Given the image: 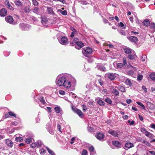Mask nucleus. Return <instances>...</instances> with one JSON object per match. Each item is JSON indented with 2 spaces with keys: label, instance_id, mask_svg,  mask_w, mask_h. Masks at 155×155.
<instances>
[{
  "label": "nucleus",
  "instance_id": "1",
  "mask_svg": "<svg viewBox=\"0 0 155 155\" xmlns=\"http://www.w3.org/2000/svg\"><path fill=\"white\" fill-rule=\"evenodd\" d=\"M66 78L65 77H62L60 78L57 81V84L59 86H63L66 88H70L71 86L70 82H67L68 85H66L67 82H66Z\"/></svg>",
  "mask_w": 155,
  "mask_h": 155
},
{
  "label": "nucleus",
  "instance_id": "2",
  "mask_svg": "<svg viewBox=\"0 0 155 155\" xmlns=\"http://www.w3.org/2000/svg\"><path fill=\"white\" fill-rule=\"evenodd\" d=\"M118 75V74L115 73L108 72L105 74V77L110 81H113Z\"/></svg>",
  "mask_w": 155,
  "mask_h": 155
},
{
  "label": "nucleus",
  "instance_id": "3",
  "mask_svg": "<svg viewBox=\"0 0 155 155\" xmlns=\"http://www.w3.org/2000/svg\"><path fill=\"white\" fill-rule=\"evenodd\" d=\"M92 52V49L88 47H85L82 49V52L83 54L86 57H88Z\"/></svg>",
  "mask_w": 155,
  "mask_h": 155
},
{
  "label": "nucleus",
  "instance_id": "4",
  "mask_svg": "<svg viewBox=\"0 0 155 155\" xmlns=\"http://www.w3.org/2000/svg\"><path fill=\"white\" fill-rule=\"evenodd\" d=\"M140 129L141 132L142 133L144 134L147 137H148L151 139H153L154 137V135L147 131V130L144 127H141Z\"/></svg>",
  "mask_w": 155,
  "mask_h": 155
},
{
  "label": "nucleus",
  "instance_id": "5",
  "mask_svg": "<svg viewBox=\"0 0 155 155\" xmlns=\"http://www.w3.org/2000/svg\"><path fill=\"white\" fill-rule=\"evenodd\" d=\"M126 58H123V63H118L117 64V68H120L122 67H126L127 65V62Z\"/></svg>",
  "mask_w": 155,
  "mask_h": 155
},
{
  "label": "nucleus",
  "instance_id": "6",
  "mask_svg": "<svg viewBox=\"0 0 155 155\" xmlns=\"http://www.w3.org/2000/svg\"><path fill=\"white\" fill-rule=\"evenodd\" d=\"M58 36V35H57V37L60 43L63 45H65L66 44H67L68 40L66 37L64 36L62 37L61 38V40H59Z\"/></svg>",
  "mask_w": 155,
  "mask_h": 155
},
{
  "label": "nucleus",
  "instance_id": "7",
  "mask_svg": "<svg viewBox=\"0 0 155 155\" xmlns=\"http://www.w3.org/2000/svg\"><path fill=\"white\" fill-rule=\"evenodd\" d=\"M108 133L114 137H118L120 131H119L110 130L108 131Z\"/></svg>",
  "mask_w": 155,
  "mask_h": 155
},
{
  "label": "nucleus",
  "instance_id": "8",
  "mask_svg": "<svg viewBox=\"0 0 155 155\" xmlns=\"http://www.w3.org/2000/svg\"><path fill=\"white\" fill-rule=\"evenodd\" d=\"M72 109L73 111L75 113H76L81 118L83 117V114L81 110L77 109L75 107H73L72 108Z\"/></svg>",
  "mask_w": 155,
  "mask_h": 155
},
{
  "label": "nucleus",
  "instance_id": "9",
  "mask_svg": "<svg viewBox=\"0 0 155 155\" xmlns=\"http://www.w3.org/2000/svg\"><path fill=\"white\" fill-rule=\"evenodd\" d=\"M20 28L23 30H28L30 27L28 25L25 24L23 23H21L19 25Z\"/></svg>",
  "mask_w": 155,
  "mask_h": 155
},
{
  "label": "nucleus",
  "instance_id": "10",
  "mask_svg": "<svg viewBox=\"0 0 155 155\" xmlns=\"http://www.w3.org/2000/svg\"><path fill=\"white\" fill-rule=\"evenodd\" d=\"M6 21L11 24H15L16 23L14 22L13 19L12 17L11 16H8L5 18Z\"/></svg>",
  "mask_w": 155,
  "mask_h": 155
},
{
  "label": "nucleus",
  "instance_id": "11",
  "mask_svg": "<svg viewBox=\"0 0 155 155\" xmlns=\"http://www.w3.org/2000/svg\"><path fill=\"white\" fill-rule=\"evenodd\" d=\"M39 100L40 101L39 103V105L41 107L43 108L45 105L46 103L43 97H40Z\"/></svg>",
  "mask_w": 155,
  "mask_h": 155
},
{
  "label": "nucleus",
  "instance_id": "12",
  "mask_svg": "<svg viewBox=\"0 0 155 155\" xmlns=\"http://www.w3.org/2000/svg\"><path fill=\"white\" fill-rule=\"evenodd\" d=\"M95 137L98 140L102 141L104 137V135L103 133H98L95 135Z\"/></svg>",
  "mask_w": 155,
  "mask_h": 155
},
{
  "label": "nucleus",
  "instance_id": "13",
  "mask_svg": "<svg viewBox=\"0 0 155 155\" xmlns=\"http://www.w3.org/2000/svg\"><path fill=\"white\" fill-rule=\"evenodd\" d=\"M124 50L125 53L127 54H130L131 53H134V51L128 47H125L124 48Z\"/></svg>",
  "mask_w": 155,
  "mask_h": 155
},
{
  "label": "nucleus",
  "instance_id": "14",
  "mask_svg": "<svg viewBox=\"0 0 155 155\" xmlns=\"http://www.w3.org/2000/svg\"><path fill=\"white\" fill-rule=\"evenodd\" d=\"M127 39L131 42L136 43L137 41V37L130 36L127 37Z\"/></svg>",
  "mask_w": 155,
  "mask_h": 155
},
{
  "label": "nucleus",
  "instance_id": "15",
  "mask_svg": "<svg viewBox=\"0 0 155 155\" xmlns=\"http://www.w3.org/2000/svg\"><path fill=\"white\" fill-rule=\"evenodd\" d=\"M133 144L131 143H125L124 149L125 150H128V149L133 147Z\"/></svg>",
  "mask_w": 155,
  "mask_h": 155
},
{
  "label": "nucleus",
  "instance_id": "16",
  "mask_svg": "<svg viewBox=\"0 0 155 155\" xmlns=\"http://www.w3.org/2000/svg\"><path fill=\"white\" fill-rule=\"evenodd\" d=\"M6 145L9 148H12L13 145V143L11 140L7 139L5 140Z\"/></svg>",
  "mask_w": 155,
  "mask_h": 155
},
{
  "label": "nucleus",
  "instance_id": "17",
  "mask_svg": "<svg viewBox=\"0 0 155 155\" xmlns=\"http://www.w3.org/2000/svg\"><path fill=\"white\" fill-rule=\"evenodd\" d=\"M41 19V23L43 25L45 26H47L48 21L47 18L45 17H42Z\"/></svg>",
  "mask_w": 155,
  "mask_h": 155
},
{
  "label": "nucleus",
  "instance_id": "18",
  "mask_svg": "<svg viewBox=\"0 0 155 155\" xmlns=\"http://www.w3.org/2000/svg\"><path fill=\"white\" fill-rule=\"evenodd\" d=\"M7 10L4 8L2 9L0 11V15L2 17H4L7 14Z\"/></svg>",
  "mask_w": 155,
  "mask_h": 155
},
{
  "label": "nucleus",
  "instance_id": "19",
  "mask_svg": "<svg viewBox=\"0 0 155 155\" xmlns=\"http://www.w3.org/2000/svg\"><path fill=\"white\" fill-rule=\"evenodd\" d=\"M76 45L75 48L77 49H79L84 46V43L81 41H79Z\"/></svg>",
  "mask_w": 155,
  "mask_h": 155
},
{
  "label": "nucleus",
  "instance_id": "20",
  "mask_svg": "<svg viewBox=\"0 0 155 155\" xmlns=\"http://www.w3.org/2000/svg\"><path fill=\"white\" fill-rule=\"evenodd\" d=\"M5 4L10 10H13V7L10 5L8 1H5Z\"/></svg>",
  "mask_w": 155,
  "mask_h": 155
},
{
  "label": "nucleus",
  "instance_id": "21",
  "mask_svg": "<svg viewBox=\"0 0 155 155\" xmlns=\"http://www.w3.org/2000/svg\"><path fill=\"white\" fill-rule=\"evenodd\" d=\"M127 57L130 60H134L137 57V56L134 51V53H131L130 54L128 55Z\"/></svg>",
  "mask_w": 155,
  "mask_h": 155
},
{
  "label": "nucleus",
  "instance_id": "22",
  "mask_svg": "<svg viewBox=\"0 0 155 155\" xmlns=\"http://www.w3.org/2000/svg\"><path fill=\"white\" fill-rule=\"evenodd\" d=\"M112 144L115 146L118 147H120L121 143L117 140L113 141L112 142Z\"/></svg>",
  "mask_w": 155,
  "mask_h": 155
},
{
  "label": "nucleus",
  "instance_id": "23",
  "mask_svg": "<svg viewBox=\"0 0 155 155\" xmlns=\"http://www.w3.org/2000/svg\"><path fill=\"white\" fill-rule=\"evenodd\" d=\"M111 92L115 95L117 96L119 95V91L117 89L114 88L113 87L110 89Z\"/></svg>",
  "mask_w": 155,
  "mask_h": 155
},
{
  "label": "nucleus",
  "instance_id": "24",
  "mask_svg": "<svg viewBox=\"0 0 155 155\" xmlns=\"http://www.w3.org/2000/svg\"><path fill=\"white\" fill-rule=\"evenodd\" d=\"M99 98V97H97L96 99V100H98L97 101V104L101 106L105 105V103L101 100L100 99H98Z\"/></svg>",
  "mask_w": 155,
  "mask_h": 155
},
{
  "label": "nucleus",
  "instance_id": "25",
  "mask_svg": "<svg viewBox=\"0 0 155 155\" xmlns=\"http://www.w3.org/2000/svg\"><path fill=\"white\" fill-rule=\"evenodd\" d=\"M147 104L150 109L153 110L155 108V105L153 104L150 102H148L147 103Z\"/></svg>",
  "mask_w": 155,
  "mask_h": 155
},
{
  "label": "nucleus",
  "instance_id": "26",
  "mask_svg": "<svg viewBox=\"0 0 155 155\" xmlns=\"http://www.w3.org/2000/svg\"><path fill=\"white\" fill-rule=\"evenodd\" d=\"M79 41L78 39L77 38H75L73 39L72 42H71L70 44L71 45H76Z\"/></svg>",
  "mask_w": 155,
  "mask_h": 155
},
{
  "label": "nucleus",
  "instance_id": "27",
  "mask_svg": "<svg viewBox=\"0 0 155 155\" xmlns=\"http://www.w3.org/2000/svg\"><path fill=\"white\" fill-rule=\"evenodd\" d=\"M33 12L37 14H39L40 13L39 9L37 7H35L32 9Z\"/></svg>",
  "mask_w": 155,
  "mask_h": 155
},
{
  "label": "nucleus",
  "instance_id": "28",
  "mask_svg": "<svg viewBox=\"0 0 155 155\" xmlns=\"http://www.w3.org/2000/svg\"><path fill=\"white\" fill-rule=\"evenodd\" d=\"M14 3L18 6L21 7L22 6V2L19 0L15 1Z\"/></svg>",
  "mask_w": 155,
  "mask_h": 155
},
{
  "label": "nucleus",
  "instance_id": "29",
  "mask_svg": "<svg viewBox=\"0 0 155 155\" xmlns=\"http://www.w3.org/2000/svg\"><path fill=\"white\" fill-rule=\"evenodd\" d=\"M143 25L146 26H148L150 24V21L148 19H145L143 22Z\"/></svg>",
  "mask_w": 155,
  "mask_h": 155
},
{
  "label": "nucleus",
  "instance_id": "30",
  "mask_svg": "<svg viewBox=\"0 0 155 155\" xmlns=\"http://www.w3.org/2000/svg\"><path fill=\"white\" fill-rule=\"evenodd\" d=\"M50 126L49 124H47L46 125V126L47 127L48 130L50 134H52L53 133V130L51 127H49L48 126Z\"/></svg>",
  "mask_w": 155,
  "mask_h": 155
},
{
  "label": "nucleus",
  "instance_id": "31",
  "mask_svg": "<svg viewBox=\"0 0 155 155\" xmlns=\"http://www.w3.org/2000/svg\"><path fill=\"white\" fill-rule=\"evenodd\" d=\"M150 27L152 29L153 32L155 31V25L154 22H151L150 25Z\"/></svg>",
  "mask_w": 155,
  "mask_h": 155
},
{
  "label": "nucleus",
  "instance_id": "32",
  "mask_svg": "<svg viewBox=\"0 0 155 155\" xmlns=\"http://www.w3.org/2000/svg\"><path fill=\"white\" fill-rule=\"evenodd\" d=\"M46 149H47L48 152L51 155H55V153L54 152L50 149L49 148L47 147H46Z\"/></svg>",
  "mask_w": 155,
  "mask_h": 155
},
{
  "label": "nucleus",
  "instance_id": "33",
  "mask_svg": "<svg viewBox=\"0 0 155 155\" xmlns=\"http://www.w3.org/2000/svg\"><path fill=\"white\" fill-rule=\"evenodd\" d=\"M118 89L122 92H124L125 91V88L122 86H118L117 87Z\"/></svg>",
  "mask_w": 155,
  "mask_h": 155
},
{
  "label": "nucleus",
  "instance_id": "34",
  "mask_svg": "<svg viewBox=\"0 0 155 155\" xmlns=\"http://www.w3.org/2000/svg\"><path fill=\"white\" fill-rule=\"evenodd\" d=\"M37 147H39L41 146L42 144V143L40 140H38L36 142Z\"/></svg>",
  "mask_w": 155,
  "mask_h": 155
},
{
  "label": "nucleus",
  "instance_id": "35",
  "mask_svg": "<svg viewBox=\"0 0 155 155\" xmlns=\"http://www.w3.org/2000/svg\"><path fill=\"white\" fill-rule=\"evenodd\" d=\"M117 31L119 33L122 35H126V33L125 31L123 30H117Z\"/></svg>",
  "mask_w": 155,
  "mask_h": 155
},
{
  "label": "nucleus",
  "instance_id": "36",
  "mask_svg": "<svg viewBox=\"0 0 155 155\" xmlns=\"http://www.w3.org/2000/svg\"><path fill=\"white\" fill-rule=\"evenodd\" d=\"M136 103L139 105L140 106L143 110H145L146 109V108L145 106L142 103L139 101H138Z\"/></svg>",
  "mask_w": 155,
  "mask_h": 155
},
{
  "label": "nucleus",
  "instance_id": "37",
  "mask_svg": "<svg viewBox=\"0 0 155 155\" xmlns=\"http://www.w3.org/2000/svg\"><path fill=\"white\" fill-rule=\"evenodd\" d=\"M141 142L145 144L148 147H150L151 146V144L149 143V142L148 141H147L143 140V141H142Z\"/></svg>",
  "mask_w": 155,
  "mask_h": 155
},
{
  "label": "nucleus",
  "instance_id": "38",
  "mask_svg": "<svg viewBox=\"0 0 155 155\" xmlns=\"http://www.w3.org/2000/svg\"><path fill=\"white\" fill-rule=\"evenodd\" d=\"M67 75V77L68 80L70 81L73 80L74 82L75 81L74 79L73 78L71 75L68 74Z\"/></svg>",
  "mask_w": 155,
  "mask_h": 155
},
{
  "label": "nucleus",
  "instance_id": "39",
  "mask_svg": "<svg viewBox=\"0 0 155 155\" xmlns=\"http://www.w3.org/2000/svg\"><path fill=\"white\" fill-rule=\"evenodd\" d=\"M25 141L26 143L29 144L31 142L32 139L30 137L28 138L25 140Z\"/></svg>",
  "mask_w": 155,
  "mask_h": 155
},
{
  "label": "nucleus",
  "instance_id": "40",
  "mask_svg": "<svg viewBox=\"0 0 155 155\" xmlns=\"http://www.w3.org/2000/svg\"><path fill=\"white\" fill-rule=\"evenodd\" d=\"M58 11L63 15H67V11L65 10L62 11L61 9H59L58 10Z\"/></svg>",
  "mask_w": 155,
  "mask_h": 155
},
{
  "label": "nucleus",
  "instance_id": "41",
  "mask_svg": "<svg viewBox=\"0 0 155 155\" xmlns=\"http://www.w3.org/2000/svg\"><path fill=\"white\" fill-rule=\"evenodd\" d=\"M24 10L25 13H29L30 11V8L28 6L25 7L24 9Z\"/></svg>",
  "mask_w": 155,
  "mask_h": 155
},
{
  "label": "nucleus",
  "instance_id": "42",
  "mask_svg": "<svg viewBox=\"0 0 155 155\" xmlns=\"http://www.w3.org/2000/svg\"><path fill=\"white\" fill-rule=\"evenodd\" d=\"M150 78L153 81L155 80V73H151L150 75Z\"/></svg>",
  "mask_w": 155,
  "mask_h": 155
},
{
  "label": "nucleus",
  "instance_id": "43",
  "mask_svg": "<svg viewBox=\"0 0 155 155\" xmlns=\"http://www.w3.org/2000/svg\"><path fill=\"white\" fill-rule=\"evenodd\" d=\"M125 83L127 85L130 86H131L132 85V84L129 79L126 80L125 81Z\"/></svg>",
  "mask_w": 155,
  "mask_h": 155
},
{
  "label": "nucleus",
  "instance_id": "44",
  "mask_svg": "<svg viewBox=\"0 0 155 155\" xmlns=\"http://www.w3.org/2000/svg\"><path fill=\"white\" fill-rule=\"evenodd\" d=\"M48 11L49 13L50 14H52L54 12L53 11L52 8L51 7H47Z\"/></svg>",
  "mask_w": 155,
  "mask_h": 155
},
{
  "label": "nucleus",
  "instance_id": "45",
  "mask_svg": "<svg viewBox=\"0 0 155 155\" xmlns=\"http://www.w3.org/2000/svg\"><path fill=\"white\" fill-rule=\"evenodd\" d=\"M54 110L57 113H59L60 111V107H55L54 108Z\"/></svg>",
  "mask_w": 155,
  "mask_h": 155
},
{
  "label": "nucleus",
  "instance_id": "46",
  "mask_svg": "<svg viewBox=\"0 0 155 155\" xmlns=\"http://www.w3.org/2000/svg\"><path fill=\"white\" fill-rule=\"evenodd\" d=\"M104 101L107 102V103L109 104H111L112 103V101L109 98H107Z\"/></svg>",
  "mask_w": 155,
  "mask_h": 155
},
{
  "label": "nucleus",
  "instance_id": "47",
  "mask_svg": "<svg viewBox=\"0 0 155 155\" xmlns=\"http://www.w3.org/2000/svg\"><path fill=\"white\" fill-rule=\"evenodd\" d=\"M22 140V138L21 137H17L15 138V140L17 142H21Z\"/></svg>",
  "mask_w": 155,
  "mask_h": 155
},
{
  "label": "nucleus",
  "instance_id": "48",
  "mask_svg": "<svg viewBox=\"0 0 155 155\" xmlns=\"http://www.w3.org/2000/svg\"><path fill=\"white\" fill-rule=\"evenodd\" d=\"M81 155H88V153L87 150L85 149H84L82 151Z\"/></svg>",
  "mask_w": 155,
  "mask_h": 155
},
{
  "label": "nucleus",
  "instance_id": "49",
  "mask_svg": "<svg viewBox=\"0 0 155 155\" xmlns=\"http://www.w3.org/2000/svg\"><path fill=\"white\" fill-rule=\"evenodd\" d=\"M143 75L141 74H138L137 76V80L138 81H141L143 79Z\"/></svg>",
  "mask_w": 155,
  "mask_h": 155
},
{
  "label": "nucleus",
  "instance_id": "50",
  "mask_svg": "<svg viewBox=\"0 0 155 155\" xmlns=\"http://www.w3.org/2000/svg\"><path fill=\"white\" fill-rule=\"evenodd\" d=\"M120 27L122 28H123L125 29V27H124V24L122 23V22H120L119 23H118Z\"/></svg>",
  "mask_w": 155,
  "mask_h": 155
},
{
  "label": "nucleus",
  "instance_id": "51",
  "mask_svg": "<svg viewBox=\"0 0 155 155\" xmlns=\"http://www.w3.org/2000/svg\"><path fill=\"white\" fill-rule=\"evenodd\" d=\"M33 4L37 6L38 5V2L36 0H32Z\"/></svg>",
  "mask_w": 155,
  "mask_h": 155
},
{
  "label": "nucleus",
  "instance_id": "52",
  "mask_svg": "<svg viewBox=\"0 0 155 155\" xmlns=\"http://www.w3.org/2000/svg\"><path fill=\"white\" fill-rule=\"evenodd\" d=\"M46 151L43 148H42L40 150V153L41 154H44L46 153Z\"/></svg>",
  "mask_w": 155,
  "mask_h": 155
},
{
  "label": "nucleus",
  "instance_id": "53",
  "mask_svg": "<svg viewBox=\"0 0 155 155\" xmlns=\"http://www.w3.org/2000/svg\"><path fill=\"white\" fill-rule=\"evenodd\" d=\"M90 151L91 153L94 152V148L93 146H91L89 148Z\"/></svg>",
  "mask_w": 155,
  "mask_h": 155
},
{
  "label": "nucleus",
  "instance_id": "54",
  "mask_svg": "<svg viewBox=\"0 0 155 155\" xmlns=\"http://www.w3.org/2000/svg\"><path fill=\"white\" fill-rule=\"evenodd\" d=\"M88 103L91 107H92V106H93L94 105V103L93 101H89L88 102Z\"/></svg>",
  "mask_w": 155,
  "mask_h": 155
},
{
  "label": "nucleus",
  "instance_id": "55",
  "mask_svg": "<svg viewBox=\"0 0 155 155\" xmlns=\"http://www.w3.org/2000/svg\"><path fill=\"white\" fill-rule=\"evenodd\" d=\"M81 107L83 108V110L84 111H85L87 109V107L85 105H81Z\"/></svg>",
  "mask_w": 155,
  "mask_h": 155
},
{
  "label": "nucleus",
  "instance_id": "56",
  "mask_svg": "<svg viewBox=\"0 0 155 155\" xmlns=\"http://www.w3.org/2000/svg\"><path fill=\"white\" fill-rule=\"evenodd\" d=\"M87 130L90 132H92L93 131V129L91 127L88 126L87 127Z\"/></svg>",
  "mask_w": 155,
  "mask_h": 155
},
{
  "label": "nucleus",
  "instance_id": "57",
  "mask_svg": "<svg viewBox=\"0 0 155 155\" xmlns=\"http://www.w3.org/2000/svg\"><path fill=\"white\" fill-rule=\"evenodd\" d=\"M31 146L33 148H35L36 147H37L36 144V142L32 143L31 144Z\"/></svg>",
  "mask_w": 155,
  "mask_h": 155
},
{
  "label": "nucleus",
  "instance_id": "58",
  "mask_svg": "<svg viewBox=\"0 0 155 155\" xmlns=\"http://www.w3.org/2000/svg\"><path fill=\"white\" fill-rule=\"evenodd\" d=\"M8 113L10 115L16 117L15 114L13 112L10 111L8 112Z\"/></svg>",
  "mask_w": 155,
  "mask_h": 155
},
{
  "label": "nucleus",
  "instance_id": "59",
  "mask_svg": "<svg viewBox=\"0 0 155 155\" xmlns=\"http://www.w3.org/2000/svg\"><path fill=\"white\" fill-rule=\"evenodd\" d=\"M59 93L61 95H64L65 94V92L62 90H60L59 91Z\"/></svg>",
  "mask_w": 155,
  "mask_h": 155
},
{
  "label": "nucleus",
  "instance_id": "60",
  "mask_svg": "<svg viewBox=\"0 0 155 155\" xmlns=\"http://www.w3.org/2000/svg\"><path fill=\"white\" fill-rule=\"evenodd\" d=\"M104 46H108L110 48H111L113 47V46L111 44H109V45L107 43H104Z\"/></svg>",
  "mask_w": 155,
  "mask_h": 155
},
{
  "label": "nucleus",
  "instance_id": "61",
  "mask_svg": "<svg viewBox=\"0 0 155 155\" xmlns=\"http://www.w3.org/2000/svg\"><path fill=\"white\" fill-rule=\"evenodd\" d=\"M98 82H99V84H100V85H103L104 84L103 81H102V80H101V79H99Z\"/></svg>",
  "mask_w": 155,
  "mask_h": 155
},
{
  "label": "nucleus",
  "instance_id": "62",
  "mask_svg": "<svg viewBox=\"0 0 155 155\" xmlns=\"http://www.w3.org/2000/svg\"><path fill=\"white\" fill-rule=\"evenodd\" d=\"M142 88L143 90H144L145 92L146 93L147 92V90L146 87L144 86H143L142 87Z\"/></svg>",
  "mask_w": 155,
  "mask_h": 155
},
{
  "label": "nucleus",
  "instance_id": "63",
  "mask_svg": "<svg viewBox=\"0 0 155 155\" xmlns=\"http://www.w3.org/2000/svg\"><path fill=\"white\" fill-rule=\"evenodd\" d=\"M146 56L145 55H143L141 57V59L142 61H145V58H146Z\"/></svg>",
  "mask_w": 155,
  "mask_h": 155
},
{
  "label": "nucleus",
  "instance_id": "64",
  "mask_svg": "<svg viewBox=\"0 0 155 155\" xmlns=\"http://www.w3.org/2000/svg\"><path fill=\"white\" fill-rule=\"evenodd\" d=\"M57 129L59 131L61 132V126L59 124H57Z\"/></svg>",
  "mask_w": 155,
  "mask_h": 155
}]
</instances>
